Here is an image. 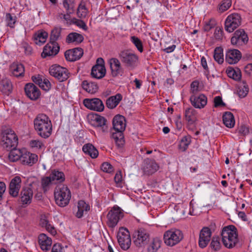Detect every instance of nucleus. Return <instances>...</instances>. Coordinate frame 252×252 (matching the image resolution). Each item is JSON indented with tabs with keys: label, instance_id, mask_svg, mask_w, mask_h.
I'll return each mask as SVG.
<instances>
[{
	"label": "nucleus",
	"instance_id": "obj_6",
	"mask_svg": "<svg viewBox=\"0 0 252 252\" xmlns=\"http://www.w3.org/2000/svg\"><path fill=\"white\" fill-rule=\"evenodd\" d=\"M54 198L58 206L65 207L68 204L71 198L70 191L66 186H59L54 190Z\"/></svg>",
	"mask_w": 252,
	"mask_h": 252
},
{
	"label": "nucleus",
	"instance_id": "obj_60",
	"mask_svg": "<svg viewBox=\"0 0 252 252\" xmlns=\"http://www.w3.org/2000/svg\"><path fill=\"white\" fill-rule=\"evenodd\" d=\"M199 82L197 81H193L190 85L191 93L192 94H195L198 91Z\"/></svg>",
	"mask_w": 252,
	"mask_h": 252
},
{
	"label": "nucleus",
	"instance_id": "obj_63",
	"mask_svg": "<svg viewBox=\"0 0 252 252\" xmlns=\"http://www.w3.org/2000/svg\"><path fill=\"white\" fill-rule=\"evenodd\" d=\"M32 81L36 84L39 86L42 83L43 80H42L41 77L39 75L33 76L32 78Z\"/></svg>",
	"mask_w": 252,
	"mask_h": 252
},
{
	"label": "nucleus",
	"instance_id": "obj_27",
	"mask_svg": "<svg viewBox=\"0 0 252 252\" xmlns=\"http://www.w3.org/2000/svg\"><path fill=\"white\" fill-rule=\"evenodd\" d=\"M185 116L189 125H193L197 121L196 111L191 107L186 110Z\"/></svg>",
	"mask_w": 252,
	"mask_h": 252
},
{
	"label": "nucleus",
	"instance_id": "obj_61",
	"mask_svg": "<svg viewBox=\"0 0 252 252\" xmlns=\"http://www.w3.org/2000/svg\"><path fill=\"white\" fill-rule=\"evenodd\" d=\"M39 86L43 90L48 91L50 89L51 84L47 79H44L42 83Z\"/></svg>",
	"mask_w": 252,
	"mask_h": 252
},
{
	"label": "nucleus",
	"instance_id": "obj_2",
	"mask_svg": "<svg viewBox=\"0 0 252 252\" xmlns=\"http://www.w3.org/2000/svg\"><path fill=\"white\" fill-rule=\"evenodd\" d=\"M113 126L116 132L112 133V137L115 140L117 146L121 148L125 144L123 131L126 127L125 118L122 115H116L113 119Z\"/></svg>",
	"mask_w": 252,
	"mask_h": 252
},
{
	"label": "nucleus",
	"instance_id": "obj_52",
	"mask_svg": "<svg viewBox=\"0 0 252 252\" xmlns=\"http://www.w3.org/2000/svg\"><path fill=\"white\" fill-rule=\"evenodd\" d=\"M231 5V0H223L219 5L218 10L220 12L222 13L227 10Z\"/></svg>",
	"mask_w": 252,
	"mask_h": 252
},
{
	"label": "nucleus",
	"instance_id": "obj_44",
	"mask_svg": "<svg viewBox=\"0 0 252 252\" xmlns=\"http://www.w3.org/2000/svg\"><path fill=\"white\" fill-rule=\"evenodd\" d=\"M10 153H9L8 158L10 161L14 162L19 159L21 160L22 154L20 150H17L16 148L11 149Z\"/></svg>",
	"mask_w": 252,
	"mask_h": 252
},
{
	"label": "nucleus",
	"instance_id": "obj_37",
	"mask_svg": "<svg viewBox=\"0 0 252 252\" xmlns=\"http://www.w3.org/2000/svg\"><path fill=\"white\" fill-rule=\"evenodd\" d=\"M227 76L236 81H239L241 78V72L239 68L228 67L226 70Z\"/></svg>",
	"mask_w": 252,
	"mask_h": 252
},
{
	"label": "nucleus",
	"instance_id": "obj_26",
	"mask_svg": "<svg viewBox=\"0 0 252 252\" xmlns=\"http://www.w3.org/2000/svg\"><path fill=\"white\" fill-rule=\"evenodd\" d=\"M38 243L43 251H48L51 248L52 241L51 238L48 237L46 234L42 233L38 236Z\"/></svg>",
	"mask_w": 252,
	"mask_h": 252
},
{
	"label": "nucleus",
	"instance_id": "obj_32",
	"mask_svg": "<svg viewBox=\"0 0 252 252\" xmlns=\"http://www.w3.org/2000/svg\"><path fill=\"white\" fill-rule=\"evenodd\" d=\"M122 99V96L120 94L109 97L106 102V106L111 109L115 108Z\"/></svg>",
	"mask_w": 252,
	"mask_h": 252
},
{
	"label": "nucleus",
	"instance_id": "obj_30",
	"mask_svg": "<svg viewBox=\"0 0 252 252\" xmlns=\"http://www.w3.org/2000/svg\"><path fill=\"white\" fill-rule=\"evenodd\" d=\"M106 74V69L104 65H94L92 69L91 75L93 78L101 79Z\"/></svg>",
	"mask_w": 252,
	"mask_h": 252
},
{
	"label": "nucleus",
	"instance_id": "obj_50",
	"mask_svg": "<svg viewBox=\"0 0 252 252\" xmlns=\"http://www.w3.org/2000/svg\"><path fill=\"white\" fill-rule=\"evenodd\" d=\"M210 246L212 249L216 251H218L220 249L221 244L219 236H215L212 238Z\"/></svg>",
	"mask_w": 252,
	"mask_h": 252
},
{
	"label": "nucleus",
	"instance_id": "obj_38",
	"mask_svg": "<svg viewBox=\"0 0 252 252\" xmlns=\"http://www.w3.org/2000/svg\"><path fill=\"white\" fill-rule=\"evenodd\" d=\"M90 210V206L83 200H80L78 203V211L76 216L78 218H81L84 212L87 213Z\"/></svg>",
	"mask_w": 252,
	"mask_h": 252
},
{
	"label": "nucleus",
	"instance_id": "obj_1",
	"mask_svg": "<svg viewBox=\"0 0 252 252\" xmlns=\"http://www.w3.org/2000/svg\"><path fill=\"white\" fill-rule=\"evenodd\" d=\"M34 128L37 134L43 138L50 137L52 132V124L49 117L39 114L33 121Z\"/></svg>",
	"mask_w": 252,
	"mask_h": 252
},
{
	"label": "nucleus",
	"instance_id": "obj_16",
	"mask_svg": "<svg viewBox=\"0 0 252 252\" xmlns=\"http://www.w3.org/2000/svg\"><path fill=\"white\" fill-rule=\"evenodd\" d=\"M121 61L116 58L110 59L109 61V64L111 69V73L113 77L118 76H122L124 73V68L121 63Z\"/></svg>",
	"mask_w": 252,
	"mask_h": 252
},
{
	"label": "nucleus",
	"instance_id": "obj_41",
	"mask_svg": "<svg viewBox=\"0 0 252 252\" xmlns=\"http://www.w3.org/2000/svg\"><path fill=\"white\" fill-rule=\"evenodd\" d=\"M48 33L45 31H38L34 34V40L36 44H43L45 42Z\"/></svg>",
	"mask_w": 252,
	"mask_h": 252
},
{
	"label": "nucleus",
	"instance_id": "obj_64",
	"mask_svg": "<svg viewBox=\"0 0 252 252\" xmlns=\"http://www.w3.org/2000/svg\"><path fill=\"white\" fill-rule=\"evenodd\" d=\"M63 249L60 244L56 243L52 247L51 252H62Z\"/></svg>",
	"mask_w": 252,
	"mask_h": 252
},
{
	"label": "nucleus",
	"instance_id": "obj_24",
	"mask_svg": "<svg viewBox=\"0 0 252 252\" xmlns=\"http://www.w3.org/2000/svg\"><path fill=\"white\" fill-rule=\"evenodd\" d=\"M93 118V125L94 126L100 128L103 133L108 131V126L106 125L107 120L104 117L96 114Z\"/></svg>",
	"mask_w": 252,
	"mask_h": 252
},
{
	"label": "nucleus",
	"instance_id": "obj_9",
	"mask_svg": "<svg viewBox=\"0 0 252 252\" xmlns=\"http://www.w3.org/2000/svg\"><path fill=\"white\" fill-rule=\"evenodd\" d=\"M149 240V232L144 228H139L133 234V242L138 247L144 246L148 244Z\"/></svg>",
	"mask_w": 252,
	"mask_h": 252
},
{
	"label": "nucleus",
	"instance_id": "obj_51",
	"mask_svg": "<svg viewBox=\"0 0 252 252\" xmlns=\"http://www.w3.org/2000/svg\"><path fill=\"white\" fill-rule=\"evenodd\" d=\"M5 21L6 25L10 28H14L16 22V16H12L10 13H6L5 15Z\"/></svg>",
	"mask_w": 252,
	"mask_h": 252
},
{
	"label": "nucleus",
	"instance_id": "obj_17",
	"mask_svg": "<svg viewBox=\"0 0 252 252\" xmlns=\"http://www.w3.org/2000/svg\"><path fill=\"white\" fill-rule=\"evenodd\" d=\"M60 47L58 43L49 42L44 47L41 56L43 58L47 57L54 56L59 52Z\"/></svg>",
	"mask_w": 252,
	"mask_h": 252
},
{
	"label": "nucleus",
	"instance_id": "obj_22",
	"mask_svg": "<svg viewBox=\"0 0 252 252\" xmlns=\"http://www.w3.org/2000/svg\"><path fill=\"white\" fill-rule=\"evenodd\" d=\"M241 53L237 49H228L226 52L225 61L229 64H235L241 58Z\"/></svg>",
	"mask_w": 252,
	"mask_h": 252
},
{
	"label": "nucleus",
	"instance_id": "obj_5",
	"mask_svg": "<svg viewBox=\"0 0 252 252\" xmlns=\"http://www.w3.org/2000/svg\"><path fill=\"white\" fill-rule=\"evenodd\" d=\"M1 143L2 147L7 151L16 148L18 144V138L11 129H3L1 133Z\"/></svg>",
	"mask_w": 252,
	"mask_h": 252
},
{
	"label": "nucleus",
	"instance_id": "obj_56",
	"mask_svg": "<svg viewBox=\"0 0 252 252\" xmlns=\"http://www.w3.org/2000/svg\"><path fill=\"white\" fill-rule=\"evenodd\" d=\"M30 145L32 148H36L38 149H45L44 144L39 140H32L30 142Z\"/></svg>",
	"mask_w": 252,
	"mask_h": 252
},
{
	"label": "nucleus",
	"instance_id": "obj_10",
	"mask_svg": "<svg viewBox=\"0 0 252 252\" xmlns=\"http://www.w3.org/2000/svg\"><path fill=\"white\" fill-rule=\"evenodd\" d=\"M38 185L37 181H33L31 183L28 187H24L22 189L20 193V201L22 205H28L32 202L33 196L32 186Z\"/></svg>",
	"mask_w": 252,
	"mask_h": 252
},
{
	"label": "nucleus",
	"instance_id": "obj_3",
	"mask_svg": "<svg viewBox=\"0 0 252 252\" xmlns=\"http://www.w3.org/2000/svg\"><path fill=\"white\" fill-rule=\"evenodd\" d=\"M221 235L222 242L227 248H232L238 242L237 228L233 225L223 227Z\"/></svg>",
	"mask_w": 252,
	"mask_h": 252
},
{
	"label": "nucleus",
	"instance_id": "obj_21",
	"mask_svg": "<svg viewBox=\"0 0 252 252\" xmlns=\"http://www.w3.org/2000/svg\"><path fill=\"white\" fill-rule=\"evenodd\" d=\"M21 186V179L19 176H16L13 178L9 184V193L13 197L18 196Z\"/></svg>",
	"mask_w": 252,
	"mask_h": 252
},
{
	"label": "nucleus",
	"instance_id": "obj_23",
	"mask_svg": "<svg viewBox=\"0 0 252 252\" xmlns=\"http://www.w3.org/2000/svg\"><path fill=\"white\" fill-rule=\"evenodd\" d=\"M158 168L155 160L148 159L145 160L143 171L145 174L149 175L156 172Z\"/></svg>",
	"mask_w": 252,
	"mask_h": 252
},
{
	"label": "nucleus",
	"instance_id": "obj_43",
	"mask_svg": "<svg viewBox=\"0 0 252 252\" xmlns=\"http://www.w3.org/2000/svg\"><path fill=\"white\" fill-rule=\"evenodd\" d=\"M191 142V137L189 136H184L180 140L178 148L182 152L185 151Z\"/></svg>",
	"mask_w": 252,
	"mask_h": 252
},
{
	"label": "nucleus",
	"instance_id": "obj_62",
	"mask_svg": "<svg viewBox=\"0 0 252 252\" xmlns=\"http://www.w3.org/2000/svg\"><path fill=\"white\" fill-rule=\"evenodd\" d=\"M210 240L199 238L198 244L201 248H205Z\"/></svg>",
	"mask_w": 252,
	"mask_h": 252
},
{
	"label": "nucleus",
	"instance_id": "obj_57",
	"mask_svg": "<svg viewBox=\"0 0 252 252\" xmlns=\"http://www.w3.org/2000/svg\"><path fill=\"white\" fill-rule=\"evenodd\" d=\"M101 170L108 173H112L114 171V168L109 162H103L101 166Z\"/></svg>",
	"mask_w": 252,
	"mask_h": 252
},
{
	"label": "nucleus",
	"instance_id": "obj_34",
	"mask_svg": "<svg viewBox=\"0 0 252 252\" xmlns=\"http://www.w3.org/2000/svg\"><path fill=\"white\" fill-rule=\"evenodd\" d=\"M82 150L86 154L88 155L93 158H97L98 155L97 150L90 143L85 144L83 146Z\"/></svg>",
	"mask_w": 252,
	"mask_h": 252
},
{
	"label": "nucleus",
	"instance_id": "obj_19",
	"mask_svg": "<svg viewBox=\"0 0 252 252\" xmlns=\"http://www.w3.org/2000/svg\"><path fill=\"white\" fill-rule=\"evenodd\" d=\"M24 89L26 95L31 100H36L40 95V90L33 83L27 84Z\"/></svg>",
	"mask_w": 252,
	"mask_h": 252
},
{
	"label": "nucleus",
	"instance_id": "obj_45",
	"mask_svg": "<svg viewBox=\"0 0 252 252\" xmlns=\"http://www.w3.org/2000/svg\"><path fill=\"white\" fill-rule=\"evenodd\" d=\"M63 7L66 10V12H68L69 13H73L74 12V0H63Z\"/></svg>",
	"mask_w": 252,
	"mask_h": 252
},
{
	"label": "nucleus",
	"instance_id": "obj_31",
	"mask_svg": "<svg viewBox=\"0 0 252 252\" xmlns=\"http://www.w3.org/2000/svg\"><path fill=\"white\" fill-rule=\"evenodd\" d=\"M83 89L88 93L94 94L97 92L98 87L95 82L84 80L82 83Z\"/></svg>",
	"mask_w": 252,
	"mask_h": 252
},
{
	"label": "nucleus",
	"instance_id": "obj_29",
	"mask_svg": "<svg viewBox=\"0 0 252 252\" xmlns=\"http://www.w3.org/2000/svg\"><path fill=\"white\" fill-rule=\"evenodd\" d=\"M10 69L14 76L17 77L24 76L25 68L22 64L13 63L10 65Z\"/></svg>",
	"mask_w": 252,
	"mask_h": 252
},
{
	"label": "nucleus",
	"instance_id": "obj_11",
	"mask_svg": "<svg viewBox=\"0 0 252 252\" xmlns=\"http://www.w3.org/2000/svg\"><path fill=\"white\" fill-rule=\"evenodd\" d=\"M241 23V17L237 13H232L227 17L225 21V30L229 32H233Z\"/></svg>",
	"mask_w": 252,
	"mask_h": 252
},
{
	"label": "nucleus",
	"instance_id": "obj_12",
	"mask_svg": "<svg viewBox=\"0 0 252 252\" xmlns=\"http://www.w3.org/2000/svg\"><path fill=\"white\" fill-rule=\"evenodd\" d=\"M118 243L122 249L127 250L131 245V239L129 231L126 228L122 227L117 235Z\"/></svg>",
	"mask_w": 252,
	"mask_h": 252
},
{
	"label": "nucleus",
	"instance_id": "obj_4",
	"mask_svg": "<svg viewBox=\"0 0 252 252\" xmlns=\"http://www.w3.org/2000/svg\"><path fill=\"white\" fill-rule=\"evenodd\" d=\"M118 57L125 67L129 70L134 69L139 63L138 56L129 50L120 51L118 53Z\"/></svg>",
	"mask_w": 252,
	"mask_h": 252
},
{
	"label": "nucleus",
	"instance_id": "obj_40",
	"mask_svg": "<svg viewBox=\"0 0 252 252\" xmlns=\"http://www.w3.org/2000/svg\"><path fill=\"white\" fill-rule=\"evenodd\" d=\"M49 177L53 182L57 181L59 183H61L63 182L65 180L64 173L63 172L56 170H54L52 171Z\"/></svg>",
	"mask_w": 252,
	"mask_h": 252
},
{
	"label": "nucleus",
	"instance_id": "obj_36",
	"mask_svg": "<svg viewBox=\"0 0 252 252\" xmlns=\"http://www.w3.org/2000/svg\"><path fill=\"white\" fill-rule=\"evenodd\" d=\"M222 121L225 126L231 128L234 126V117L230 112H226L223 114Z\"/></svg>",
	"mask_w": 252,
	"mask_h": 252
},
{
	"label": "nucleus",
	"instance_id": "obj_14",
	"mask_svg": "<svg viewBox=\"0 0 252 252\" xmlns=\"http://www.w3.org/2000/svg\"><path fill=\"white\" fill-rule=\"evenodd\" d=\"M248 35L243 29H238L235 32L231 38L233 45L240 46L245 45L248 41Z\"/></svg>",
	"mask_w": 252,
	"mask_h": 252
},
{
	"label": "nucleus",
	"instance_id": "obj_8",
	"mask_svg": "<svg viewBox=\"0 0 252 252\" xmlns=\"http://www.w3.org/2000/svg\"><path fill=\"white\" fill-rule=\"evenodd\" d=\"M123 217V210L118 206H114L107 215V225L109 227L113 228Z\"/></svg>",
	"mask_w": 252,
	"mask_h": 252
},
{
	"label": "nucleus",
	"instance_id": "obj_59",
	"mask_svg": "<svg viewBox=\"0 0 252 252\" xmlns=\"http://www.w3.org/2000/svg\"><path fill=\"white\" fill-rule=\"evenodd\" d=\"M214 106L215 107H218L220 106H225V104L222 101L221 97L220 96H216L214 98Z\"/></svg>",
	"mask_w": 252,
	"mask_h": 252
},
{
	"label": "nucleus",
	"instance_id": "obj_28",
	"mask_svg": "<svg viewBox=\"0 0 252 252\" xmlns=\"http://www.w3.org/2000/svg\"><path fill=\"white\" fill-rule=\"evenodd\" d=\"M87 0H81L77 9V15L80 19L87 17L89 10L87 7Z\"/></svg>",
	"mask_w": 252,
	"mask_h": 252
},
{
	"label": "nucleus",
	"instance_id": "obj_58",
	"mask_svg": "<svg viewBox=\"0 0 252 252\" xmlns=\"http://www.w3.org/2000/svg\"><path fill=\"white\" fill-rule=\"evenodd\" d=\"M223 30L220 27H217L215 29L214 32V36L215 39L218 40H221L223 37Z\"/></svg>",
	"mask_w": 252,
	"mask_h": 252
},
{
	"label": "nucleus",
	"instance_id": "obj_7",
	"mask_svg": "<svg viewBox=\"0 0 252 252\" xmlns=\"http://www.w3.org/2000/svg\"><path fill=\"white\" fill-rule=\"evenodd\" d=\"M183 239V234L179 229H171L165 231L163 235L165 244L170 247L178 244Z\"/></svg>",
	"mask_w": 252,
	"mask_h": 252
},
{
	"label": "nucleus",
	"instance_id": "obj_39",
	"mask_svg": "<svg viewBox=\"0 0 252 252\" xmlns=\"http://www.w3.org/2000/svg\"><path fill=\"white\" fill-rule=\"evenodd\" d=\"M161 243V240L158 237L153 238L148 246V252H157L160 248Z\"/></svg>",
	"mask_w": 252,
	"mask_h": 252
},
{
	"label": "nucleus",
	"instance_id": "obj_53",
	"mask_svg": "<svg viewBox=\"0 0 252 252\" xmlns=\"http://www.w3.org/2000/svg\"><path fill=\"white\" fill-rule=\"evenodd\" d=\"M211 236V231L210 228L208 227H203L200 231L199 238L210 240Z\"/></svg>",
	"mask_w": 252,
	"mask_h": 252
},
{
	"label": "nucleus",
	"instance_id": "obj_33",
	"mask_svg": "<svg viewBox=\"0 0 252 252\" xmlns=\"http://www.w3.org/2000/svg\"><path fill=\"white\" fill-rule=\"evenodd\" d=\"M0 90L3 94L9 95L12 90L11 81L7 78L1 80L0 81Z\"/></svg>",
	"mask_w": 252,
	"mask_h": 252
},
{
	"label": "nucleus",
	"instance_id": "obj_15",
	"mask_svg": "<svg viewBox=\"0 0 252 252\" xmlns=\"http://www.w3.org/2000/svg\"><path fill=\"white\" fill-rule=\"evenodd\" d=\"M83 104L88 109L97 112H102L104 109L102 101L98 98H85Z\"/></svg>",
	"mask_w": 252,
	"mask_h": 252
},
{
	"label": "nucleus",
	"instance_id": "obj_42",
	"mask_svg": "<svg viewBox=\"0 0 252 252\" xmlns=\"http://www.w3.org/2000/svg\"><path fill=\"white\" fill-rule=\"evenodd\" d=\"M214 58L219 64H221L223 63V49L221 47H216L214 50Z\"/></svg>",
	"mask_w": 252,
	"mask_h": 252
},
{
	"label": "nucleus",
	"instance_id": "obj_35",
	"mask_svg": "<svg viewBox=\"0 0 252 252\" xmlns=\"http://www.w3.org/2000/svg\"><path fill=\"white\" fill-rule=\"evenodd\" d=\"M84 40L83 36L77 32L70 33L66 37V42L68 43H75L78 44L83 42Z\"/></svg>",
	"mask_w": 252,
	"mask_h": 252
},
{
	"label": "nucleus",
	"instance_id": "obj_18",
	"mask_svg": "<svg viewBox=\"0 0 252 252\" xmlns=\"http://www.w3.org/2000/svg\"><path fill=\"white\" fill-rule=\"evenodd\" d=\"M83 50L81 48H75L67 50L64 53L66 60L69 62H74L79 60L83 55Z\"/></svg>",
	"mask_w": 252,
	"mask_h": 252
},
{
	"label": "nucleus",
	"instance_id": "obj_20",
	"mask_svg": "<svg viewBox=\"0 0 252 252\" xmlns=\"http://www.w3.org/2000/svg\"><path fill=\"white\" fill-rule=\"evenodd\" d=\"M189 99L192 105L196 108H203L207 103V97L203 94H200L197 96L192 94Z\"/></svg>",
	"mask_w": 252,
	"mask_h": 252
},
{
	"label": "nucleus",
	"instance_id": "obj_46",
	"mask_svg": "<svg viewBox=\"0 0 252 252\" xmlns=\"http://www.w3.org/2000/svg\"><path fill=\"white\" fill-rule=\"evenodd\" d=\"M62 29L60 28H55L52 31L50 37V41L57 43L56 41L61 36Z\"/></svg>",
	"mask_w": 252,
	"mask_h": 252
},
{
	"label": "nucleus",
	"instance_id": "obj_13",
	"mask_svg": "<svg viewBox=\"0 0 252 252\" xmlns=\"http://www.w3.org/2000/svg\"><path fill=\"white\" fill-rule=\"evenodd\" d=\"M49 73L51 75L57 78L60 82L64 81L69 77V73L67 68L60 65H52L50 68Z\"/></svg>",
	"mask_w": 252,
	"mask_h": 252
},
{
	"label": "nucleus",
	"instance_id": "obj_47",
	"mask_svg": "<svg viewBox=\"0 0 252 252\" xmlns=\"http://www.w3.org/2000/svg\"><path fill=\"white\" fill-rule=\"evenodd\" d=\"M53 182V181L49 176L42 178L41 182V187L44 192H45L49 190L50 187Z\"/></svg>",
	"mask_w": 252,
	"mask_h": 252
},
{
	"label": "nucleus",
	"instance_id": "obj_48",
	"mask_svg": "<svg viewBox=\"0 0 252 252\" xmlns=\"http://www.w3.org/2000/svg\"><path fill=\"white\" fill-rule=\"evenodd\" d=\"M249 91L248 85L244 82H243L242 85L240 86L238 90V94L240 97H245Z\"/></svg>",
	"mask_w": 252,
	"mask_h": 252
},
{
	"label": "nucleus",
	"instance_id": "obj_49",
	"mask_svg": "<svg viewBox=\"0 0 252 252\" xmlns=\"http://www.w3.org/2000/svg\"><path fill=\"white\" fill-rule=\"evenodd\" d=\"M72 13H69L66 12V13H60L58 14V17L60 20L65 22L66 24L71 25L72 18H71V14Z\"/></svg>",
	"mask_w": 252,
	"mask_h": 252
},
{
	"label": "nucleus",
	"instance_id": "obj_54",
	"mask_svg": "<svg viewBox=\"0 0 252 252\" xmlns=\"http://www.w3.org/2000/svg\"><path fill=\"white\" fill-rule=\"evenodd\" d=\"M71 24H74L84 31H87L88 30V27L86 23L81 19H78L76 18H72Z\"/></svg>",
	"mask_w": 252,
	"mask_h": 252
},
{
	"label": "nucleus",
	"instance_id": "obj_55",
	"mask_svg": "<svg viewBox=\"0 0 252 252\" xmlns=\"http://www.w3.org/2000/svg\"><path fill=\"white\" fill-rule=\"evenodd\" d=\"M131 41L134 44V45L136 47L137 50L140 52H142L143 51V44L141 41L136 36H131Z\"/></svg>",
	"mask_w": 252,
	"mask_h": 252
},
{
	"label": "nucleus",
	"instance_id": "obj_25",
	"mask_svg": "<svg viewBox=\"0 0 252 252\" xmlns=\"http://www.w3.org/2000/svg\"><path fill=\"white\" fill-rule=\"evenodd\" d=\"M38 160V157L35 154L25 152L22 154L21 161L23 164L32 166Z\"/></svg>",
	"mask_w": 252,
	"mask_h": 252
}]
</instances>
